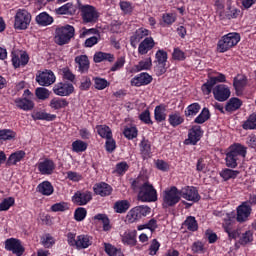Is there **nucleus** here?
I'll use <instances>...</instances> for the list:
<instances>
[{
	"label": "nucleus",
	"instance_id": "58836bf2",
	"mask_svg": "<svg viewBox=\"0 0 256 256\" xmlns=\"http://www.w3.org/2000/svg\"><path fill=\"white\" fill-rule=\"evenodd\" d=\"M183 225L188 231H191L192 233H195V231H198L199 229V223H197V219L194 216L186 217Z\"/></svg>",
	"mask_w": 256,
	"mask_h": 256
},
{
	"label": "nucleus",
	"instance_id": "6ab92c4d",
	"mask_svg": "<svg viewBox=\"0 0 256 256\" xmlns=\"http://www.w3.org/2000/svg\"><path fill=\"white\" fill-rule=\"evenodd\" d=\"M153 81V77L147 72H142L131 79L130 84L132 87H143L149 85Z\"/></svg>",
	"mask_w": 256,
	"mask_h": 256
},
{
	"label": "nucleus",
	"instance_id": "0eeeda50",
	"mask_svg": "<svg viewBox=\"0 0 256 256\" xmlns=\"http://www.w3.org/2000/svg\"><path fill=\"white\" fill-rule=\"evenodd\" d=\"M227 77L225 74L220 72H210L208 74V80L202 85V92L204 95H211V91H213V87L217 85V83H226Z\"/></svg>",
	"mask_w": 256,
	"mask_h": 256
},
{
	"label": "nucleus",
	"instance_id": "f3484780",
	"mask_svg": "<svg viewBox=\"0 0 256 256\" xmlns=\"http://www.w3.org/2000/svg\"><path fill=\"white\" fill-rule=\"evenodd\" d=\"M11 57L14 69H19V67H25L27 63H29V54H27L26 51H23L20 54L12 52Z\"/></svg>",
	"mask_w": 256,
	"mask_h": 256
},
{
	"label": "nucleus",
	"instance_id": "bf43d9fd",
	"mask_svg": "<svg viewBox=\"0 0 256 256\" xmlns=\"http://www.w3.org/2000/svg\"><path fill=\"white\" fill-rule=\"evenodd\" d=\"M73 9V4L66 3L63 6L56 9L57 15H71Z\"/></svg>",
	"mask_w": 256,
	"mask_h": 256
},
{
	"label": "nucleus",
	"instance_id": "5701e85b",
	"mask_svg": "<svg viewBox=\"0 0 256 256\" xmlns=\"http://www.w3.org/2000/svg\"><path fill=\"white\" fill-rule=\"evenodd\" d=\"M121 241L124 245L135 247L137 245V230H128L121 236Z\"/></svg>",
	"mask_w": 256,
	"mask_h": 256
},
{
	"label": "nucleus",
	"instance_id": "20e7f679",
	"mask_svg": "<svg viewBox=\"0 0 256 256\" xmlns=\"http://www.w3.org/2000/svg\"><path fill=\"white\" fill-rule=\"evenodd\" d=\"M239 41H241V35L237 32H230L223 35L217 43L218 53H227V51L233 49Z\"/></svg>",
	"mask_w": 256,
	"mask_h": 256
},
{
	"label": "nucleus",
	"instance_id": "49530a36",
	"mask_svg": "<svg viewBox=\"0 0 256 256\" xmlns=\"http://www.w3.org/2000/svg\"><path fill=\"white\" fill-rule=\"evenodd\" d=\"M211 118V113L209 112V108H203L200 114L194 119V123L197 125H203L206 121H209Z\"/></svg>",
	"mask_w": 256,
	"mask_h": 256
},
{
	"label": "nucleus",
	"instance_id": "0e129e2a",
	"mask_svg": "<svg viewBox=\"0 0 256 256\" xmlns=\"http://www.w3.org/2000/svg\"><path fill=\"white\" fill-rule=\"evenodd\" d=\"M62 73H63V79L65 81H69L70 83H75L77 76H75V74H73V72L69 68H63Z\"/></svg>",
	"mask_w": 256,
	"mask_h": 256
},
{
	"label": "nucleus",
	"instance_id": "e2e57ef3",
	"mask_svg": "<svg viewBox=\"0 0 256 256\" xmlns=\"http://www.w3.org/2000/svg\"><path fill=\"white\" fill-rule=\"evenodd\" d=\"M140 121L145 125H153V120H151V112L146 109L139 115Z\"/></svg>",
	"mask_w": 256,
	"mask_h": 256
},
{
	"label": "nucleus",
	"instance_id": "a878e982",
	"mask_svg": "<svg viewBox=\"0 0 256 256\" xmlns=\"http://www.w3.org/2000/svg\"><path fill=\"white\" fill-rule=\"evenodd\" d=\"M203 131H201V126H193L188 133V141L191 145H197L201 141Z\"/></svg>",
	"mask_w": 256,
	"mask_h": 256
},
{
	"label": "nucleus",
	"instance_id": "a211bd4d",
	"mask_svg": "<svg viewBox=\"0 0 256 256\" xmlns=\"http://www.w3.org/2000/svg\"><path fill=\"white\" fill-rule=\"evenodd\" d=\"M91 199H93V195L90 191H77L72 196V203H74V205L83 206L87 205Z\"/></svg>",
	"mask_w": 256,
	"mask_h": 256
},
{
	"label": "nucleus",
	"instance_id": "39448f33",
	"mask_svg": "<svg viewBox=\"0 0 256 256\" xmlns=\"http://www.w3.org/2000/svg\"><path fill=\"white\" fill-rule=\"evenodd\" d=\"M78 11L80 12L83 23H97L99 21V10L93 5L78 4Z\"/></svg>",
	"mask_w": 256,
	"mask_h": 256
},
{
	"label": "nucleus",
	"instance_id": "37998d69",
	"mask_svg": "<svg viewBox=\"0 0 256 256\" xmlns=\"http://www.w3.org/2000/svg\"><path fill=\"white\" fill-rule=\"evenodd\" d=\"M241 105H243V102L241 101V99H239V98H231L227 102V104L225 106V109H226V111L231 113L233 111H237V109H241Z\"/></svg>",
	"mask_w": 256,
	"mask_h": 256
},
{
	"label": "nucleus",
	"instance_id": "4d7b16f0",
	"mask_svg": "<svg viewBox=\"0 0 256 256\" xmlns=\"http://www.w3.org/2000/svg\"><path fill=\"white\" fill-rule=\"evenodd\" d=\"M13 205H15V198L13 197L5 198L0 203V211H9V209H11Z\"/></svg>",
	"mask_w": 256,
	"mask_h": 256
},
{
	"label": "nucleus",
	"instance_id": "de8ad7c7",
	"mask_svg": "<svg viewBox=\"0 0 256 256\" xmlns=\"http://www.w3.org/2000/svg\"><path fill=\"white\" fill-rule=\"evenodd\" d=\"M201 111V104L200 103H192L187 106V108L184 111L185 117H195L197 113Z\"/></svg>",
	"mask_w": 256,
	"mask_h": 256
},
{
	"label": "nucleus",
	"instance_id": "f03ea898",
	"mask_svg": "<svg viewBox=\"0 0 256 256\" xmlns=\"http://www.w3.org/2000/svg\"><path fill=\"white\" fill-rule=\"evenodd\" d=\"M245 157H247V147L241 143L232 144L226 152V167L237 169V166L239 165L238 161L245 159Z\"/></svg>",
	"mask_w": 256,
	"mask_h": 256
},
{
	"label": "nucleus",
	"instance_id": "4c0bfd02",
	"mask_svg": "<svg viewBox=\"0 0 256 256\" xmlns=\"http://www.w3.org/2000/svg\"><path fill=\"white\" fill-rule=\"evenodd\" d=\"M131 207V203L128 202V200H119L116 201L114 204V211L115 213H127L129 211V208Z\"/></svg>",
	"mask_w": 256,
	"mask_h": 256
},
{
	"label": "nucleus",
	"instance_id": "603ef678",
	"mask_svg": "<svg viewBox=\"0 0 256 256\" xmlns=\"http://www.w3.org/2000/svg\"><path fill=\"white\" fill-rule=\"evenodd\" d=\"M35 95L39 101H47L51 97V91L45 87H38L35 89Z\"/></svg>",
	"mask_w": 256,
	"mask_h": 256
},
{
	"label": "nucleus",
	"instance_id": "9d476101",
	"mask_svg": "<svg viewBox=\"0 0 256 256\" xmlns=\"http://www.w3.org/2000/svg\"><path fill=\"white\" fill-rule=\"evenodd\" d=\"M55 73L51 70L39 71L36 75V83L41 87H49L56 81Z\"/></svg>",
	"mask_w": 256,
	"mask_h": 256
},
{
	"label": "nucleus",
	"instance_id": "3c124183",
	"mask_svg": "<svg viewBox=\"0 0 256 256\" xmlns=\"http://www.w3.org/2000/svg\"><path fill=\"white\" fill-rule=\"evenodd\" d=\"M177 21V15L175 13H164L162 14V26L171 27L173 23Z\"/></svg>",
	"mask_w": 256,
	"mask_h": 256
},
{
	"label": "nucleus",
	"instance_id": "7ed1b4c3",
	"mask_svg": "<svg viewBox=\"0 0 256 256\" xmlns=\"http://www.w3.org/2000/svg\"><path fill=\"white\" fill-rule=\"evenodd\" d=\"M75 37V27L66 24L64 26H57L54 32V42L56 45L63 47V45H69L71 39Z\"/></svg>",
	"mask_w": 256,
	"mask_h": 256
},
{
	"label": "nucleus",
	"instance_id": "ea45409f",
	"mask_svg": "<svg viewBox=\"0 0 256 256\" xmlns=\"http://www.w3.org/2000/svg\"><path fill=\"white\" fill-rule=\"evenodd\" d=\"M123 135L128 141H133V139H137L139 129L136 126H126L123 130Z\"/></svg>",
	"mask_w": 256,
	"mask_h": 256
},
{
	"label": "nucleus",
	"instance_id": "423d86ee",
	"mask_svg": "<svg viewBox=\"0 0 256 256\" xmlns=\"http://www.w3.org/2000/svg\"><path fill=\"white\" fill-rule=\"evenodd\" d=\"M163 207H175L179 201H181V190L177 189V186H171L163 191Z\"/></svg>",
	"mask_w": 256,
	"mask_h": 256
},
{
	"label": "nucleus",
	"instance_id": "5fc2aeb1",
	"mask_svg": "<svg viewBox=\"0 0 256 256\" xmlns=\"http://www.w3.org/2000/svg\"><path fill=\"white\" fill-rule=\"evenodd\" d=\"M126 219L128 223H135V221H139V219H141V214L139 213L137 206L129 210L126 215Z\"/></svg>",
	"mask_w": 256,
	"mask_h": 256
},
{
	"label": "nucleus",
	"instance_id": "bb28decb",
	"mask_svg": "<svg viewBox=\"0 0 256 256\" xmlns=\"http://www.w3.org/2000/svg\"><path fill=\"white\" fill-rule=\"evenodd\" d=\"M149 35H151V31L146 28H139L130 38L131 46L135 47L137 43H139L142 39H145V37H149Z\"/></svg>",
	"mask_w": 256,
	"mask_h": 256
},
{
	"label": "nucleus",
	"instance_id": "393cba45",
	"mask_svg": "<svg viewBox=\"0 0 256 256\" xmlns=\"http://www.w3.org/2000/svg\"><path fill=\"white\" fill-rule=\"evenodd\" d=\"M75 63L78 64V72L81 74L89 73V57L87 55H80L75 57Z\"/></svg>",
	"mask_w": 256,
	"mask_h": 256
},
{
	"label": "nucleus",
	"instance_id": "69168bd1",
	"mask_svg": "<svg viewBox=\"0 0 256 256\" xmlns=\"http://www.w3.org/2000/svg\"><path fill=\"white\" fill-rule=\"evenodd\" d=\"M160 247H161V243H159L157 241V239H153L151 241L149 249H148L149 255H151V256L157 255V253L159 252Z\"/></svg>",
	"mask_w": 256,
	"mask_h": 256
},
{
	"label": "nucleus",
	"instance_id": "f8f14e48",
	"mask_svg": "<svg viewBox=\"0 0 256 256\" xmlns=\"http://www.w3.org/2000/svg\"><path fill=\"white\" fill-rule=\"evenodd\" d=\"M52 91L58 97H69V95H73L75 92V86L71 83L59 82L53 86Z\"/></svg>",
	"mask_w": 256,
	"mask_h": 256
},
{
	"label": "nucleus",
	"instance_id": "f704fd0d",
	"mask_svg": "<svg viewBox=\"0 0 256 256\" xmlns=\"http://www.w3.org/2000/svg\"><path fill=\"white\" fill-rule=\"evenodd\" d=\"M165 111H167V107L163 104H160L155 107L154 119L157 123H163V121L167 119V114L165 113Z\"/></svg>",
	"mask_w": 256,
	"mask_h": 256
},
{
	"label": "nucleus",
	"instance_id": "13d9d810",
	"mask_svg": "<svg viewBox=\"0 0 256 256\" xmlns=\"http://www.w3.org/2000/svg\"><path fill=\"white\" fill-rule=\"evenodd\" d=\"M85 217H87V209L83 207H79L74 211L75 221H78V222L85 221Z\"/></svg>",
	"mask_w": 256,
	"mask_h": 256
},
{
	"label": "nucleus",
	"instance_id": "09e8293b",
	"mask_svg": "<svg viewBox=\"0 0 256 256\" xmlns=\"http://www.w3.org/2000/svg\"><path fill=\"white\" fill-rule=\"evenodd\" d=\"M238 176H239V170L226 168L220 172V177H222L224 181H229V179H237Z\"/></svg>",
	"mask_w": 256,
	"mask_h": 256
},
{
	"label": "nucleus",
	"instance_id": "864d4df0",
	"mask_svg": "<svg viewBox=\"0 0 256 256\" xmlns=\"http://www.w3.org/2000/svg\"><path fill=\"white\" fill-rule=\"evenodd\" d=\"M87 142H84L83 140H75L72 143V151L74 153H83L84 151H87Z\"/></svg>",
	"mask_w": 256,
	"mask_h": 256
},
{
	"label": "nucleus",
	"instance_id": "2eb2a0df",
	"mask_svg": "<svg viewBox=\"0 0 256 256\" xmlns=\"http://www.w3.org/2000/svg\"><path fill=\"white\" fill-rule=\"evenodd\" d=\"M6 251H11L16 256H21L25 253V248L21 245V240L16 238H9L5 241Z\"/></svg>",
	"mask_w": 256,
	"mask_h": 256
},
{
	"label": "nucleus",
	"instance_id": "cd10ccee",
	"mask_svg": "<svg viewBox=\"0 0 256 256\" xmlns=\"http://www.w3.org/2000/svg\"><path fill=\"white\" fill-rule=\"evenodd\" d=\"M168 123L171 127H179L185 123V117L179 111L172 112L168 115Z\"/></svg>",
	"mask_w": 256,
	"mask_h": 256
},
{
	"label": "nucleus",
	"instance_id": "72a5a7b5",
	"mask_svg": "<svg viewBox=\"0 0 256 256\" xmlns=\"http://www.w3.org/2000/svg\"><path fill=\"white\" fill-rule=\"evenodd\" d=\"M94 63H103V61H108V63H113L115 61V55L107 52H96L93 57Z\"/></svg>",
	"mask_w": 256,
	"mask_h": 256
},
{
	"label": "nucleus",
	"instance_id": "c756f323",
	"mask_svg": "<svg viewBox=\"0 0 256 256\" xmlns=\"http://www.w3.org/2000/svg\"><path fill=\"white\" fill-rule=\"evenodd\" d=\"M49 107L54 109V111H60V109L69 107V102L67 101V98L55 97L50 100Z\"/></svg>",
	"mask_w": 256,
	"mask_h": 256
},
{
	"label": "nucleus",
	"instance_id": "9b49d317",
	"mask_svg": "<svg viewBox=\"0 0 256 256\" xmlns=\"http://www.w3.org/2000/svg\"><path fill=\"white\" fill-rule=\"evenodd\" d=\"M36 167L40 175H53L55 173V161L51 158H44L37 162Z\"/></svg>",
	"mask_w": 256,
	"mask_h": 256
},
{
	"label": "nucleus",
	"instance_id": "c03bdc74",
	"mask_svg": "<svg viewBox=\"0 0 256 256\" xmlns=\"http://www.w3.org/2000/svg\"><path fill=\"white\" fill-rule=\"evenodd\" d=\"M242 128L245 131H253L256 129V114L252 113L248 116L247 120L243 122Z\"/></svg>",
	"mask_w": 256,
	"mask_h": 256
},
{
	"label": "nucleus",
	"instance_id": "412c9836",
	"mask_svg": "<svg viewBox=\"0 0 256 256\" xmlns=\"http://www.w3.org/2000/svg\"><path fill=\"white\" fill-rule=\"evenodd\" d=\"M14 103L16 107L22 111H33V109H35V102L26 97L16 98Z\"/></svg>",
	"mask_w": 256,
	"mask_h": 256
},
{
	"label": "nucleus",
	"instance_id": "4be33fe9",
	"mask_svg": "<svg viewBox=\"0 0 256 256\" xmlns=\"http://www.w3.org/2000/svg\"><path fill=\"white\" fill-rule=\"evenodd\" d=\"M93 245V236L88 234H80L77 236L76 249H89Z\"/></svg>",
	"mask_w": 256,
	"mask_h": 256
},
{
	"label": "nucleus",
	"instance_id": "aec40b11",
	"mask_svg": "<svg viewBox=\"0 0 256 256\" xmlns=\"http://www.w3.org/2000/svg\"><path fill=\"white\" fill-rule=\"evenodd\" d=\"M93 191L96 195H100V197H109L113 193V187L105 182H100L93 186Z\"/></svg>",
	"mask_w": 256,
	"mask_h": 256
},
{
	"label": "nucleus",
	"instance_id": "6e6552de",
	"mask_svg": "<svg viewBox=\"0 0 256 256\" xmlns=\"http://www.w3.org/2000/svg\"><path fill=\"white\" fill-rule=\"evenodd\" d=\"M31 25V13L25 9H18L14 16V29L25 31Z\"/></svg>",
	"mask_w": 256,
	"mask_h": 256
},
{
	"label": "nucleus",
	"instance_id": "6e6d98bb",
	"mask_svg": "<svg viewBox=\"0 0 256 256\" xmlns=\"http://www.w3.org/2000/svg\"><path fill=\"white\" fill-rule=\"evenodd\" d=\"M50 211H52V213L69 211V204L67 202L55 203L51 206Z\"/></svg>",
	"mask_w": 256,
	"mask_h": 256
},
{
	"label": "nucleus",
	"instance_id": "dca6fc26",
	"mask_svg": "<svg viewBox=\"0 0 256 256\" xmlns=\"http://www.w3.org/2000/svg\"><path fill=\"white\" fill-rule=\"evenodd\" d=\"M213 96L216 101H227L231 97V89L225 84H218L213 89Z\"/></svg>",
	"mask_w": 256,
	"mask_h": 256
},
{
	"label": "nucleus",
	"instance_id": "7c9ffc66",
	"mask_svg": "<svg viewBox=\"0 0 256 256\" xmlns=\"http://www.w3.org/2000/svg\"><path fill=\"white\" fill-rule=\"evenodd\" d=\"M142 159H151V142L143 138L139 144Z\"/></svg>",
	"mask_w": 256,
	"mask_h": 256
},
{
	"label": "nucleus",
	"instance_id": "2f4dec72",
	"mask_svg": "<svg viewBox=\"0 0 256 256\" xmlns=\"http://www.w3.org/2000/svg\"><path fill=\"white\" fill-rule=\"evenodd\" d=\"M31 117L34 121H55V119H57V115L50 114L45 111L33 112Z\"/></svg>",
	"mask_w": 256,
	"mask_h": 256
},
{
	"label": "nucleus",
	"instance_id": "f257e3e1",
	"mask_svg": "<svg viewBox=\"0 0 256 256\" xmlns=\"http://www.w3.org/2000/svg\"><path fill=\"white\" fill-rule=\"evenodd\" d=\"M133 191H138V201L142 203H155L157 201V189L145 178L138 176L131 183Z\"/></svg>",
	"mask_w": 256,
	"mask_h": 256
},
{
	"label": "nucleus",
	"instance_id": "b1692460",
	"mask_svg": "<svg viewBox=\"0 0 256 256\" xmlns=\"http://www.w3.org/2000/svg\"><path fill=\"white\" fill-rule=\"evenodd\" d=\"M155 47L153 37H146L138 46L139 55H147Z\"/></svg>",
	"mask_w": 256,
	"mask_h": 256
},
{
	"label": "nucleus",
	"instance_id": "c9c22d12",
	"mask_svg": "<svg viewBox=\"0 0 256 256\" xmlns=\"http://www.w3.org/2000/svg\"><path fill=\"white\" fill-rule=\"evenodd\" d=\"M36 23L41 25V27H47L53 23V16L47 12H41L36 16Z\"/></svg>",
	"mask_w": 256,
	"mask_h": 256
},
{
	"label": "nucleus",
	"instance_id": "338daca9",
	"mask_svg": "<svg viewBox=\"0 0 256 256\" xmlns=\"http://www.w3.org/2000/svg\"><path fill=\"white\" fill-rule=\"evenodd\" d=\"M191 251L193 253H197L198 255H201L205 253V245L201 241H196L192 244Z\"/></svg>",
	"mask_w": 256,
	"mask_h": 256
},
{
	"label": "nucleus",
	"instance_id": "c85d7f7f",
	"mask_svg": "<svg viewBox=\"0 0 256 256\" xmlns=\"http://www.w3.org/2000/svg\"><path fill=\"white\" fill-rule=\"evenodd\" d=\"M36 191L45 197H49L53 195L55 189L53 188V184L49 181H43L42 183L38 184Z\"/></svg>",
	"mask_w": 256,
	"mask_h": 256
},
{
	"label": "nucleus",
	"instance_id": "1a4fd4ad",
	"mask_svg": "<svg viewBox=\"0 0 256 256\" xmlns=\"http://www.w3.org/2000/svg\"><path fill=\"white\" fill-rule=\"evenodd\" d=\"M167 59H169L167 51L163 49L156 51L154 61L156 66L154 67V71L158 77H161V75H165V73H167Z\"/></svg>",
	"mask_w": 256,
	"mask_h": 256
},
{
	"label": "nucleus",
	"instance_id": "052dcab7",
	"mask_svg": "<svg viewBox=\"0 0 256 256\" xmlns=\"http://www.w3.org/2000/svg\"><path fill=\"white\" fill-rule=\"evenodd\" d=\"M91 78L89 76H83L80 81L79 89L80 91H89L91 89Z\"/></svg>",
	"mask_w": 256,
	"mask_h": 256
},
{
	"label": "nucleus",
	"instance_id": "79ce46f5",
	"mask_svg": "<svg viewBox=\"0 0 256 256\" xmlns=\"http://www.w3.org/2000/svg\"><path fill=\"white\" fill-rule=\"evenodd\" d=\"M94 221H101L103 224V231H111V220L107 214H96L93 217Z\"/></svg>",
	"mask_w": 256,
	"mask_h": 256
},
{
	"label": "nucleus",
	"instance_id": "8fccbe9b",
	"mask_svg": "<svg viewBox=\"0 0 256 256\" xmlns=\"http://www.w3.org/2000/svg\"><path fill=\"white\" fill-rule=\"evenodd\" d=\"M93 82L94 88L97 89V91H103L104 89H107L109 85H111V83L107 81V79L101 77H94Z\"/></svg>",
	"mask_w": 256,
	"mask_h": 256
},
{
	"label": "nucleus",
	"instance_id": "ddd939ff",
	"mask_svg": "<svg viewBox=\"0 0 256 256\" xmlns=\"http://www.w3.org/2000/svg\"><path fill=\"white\" fill-rule=\"evenodd\" d=\"M180 197L186 201H191L192 203H198L201 201V195H199V190L195 186H185L180 190Z\"/></svg>",
	"mask_w": 256,
	"mask_h": 256
},
{
	"label": "nucleus",
	"instance_id": "774afa93",
	"mask_svg": "<svg viewBox=\"0 0 256 256\" xmlns=\"http://www.w3.org/2000/svg\"><path fill=\"white\" fill-rule=\"evenodd\" d=\"M125 63H126L125 56L117 58L114 65L110 68V71H112V72L121 71V69H123V67H125Z\"/></svg>",
	"mask_w": 256,
	"mask_h": 256
},
{
	"label": "nucleus",
	"instance_id": "473e14b6",
	"mask_svg": "<svg viewBox=\"0 0 256 256\" xmlns=\"http://www.w3.org/2000/svg\"><path fill=\"white\" fill-rule=\"evenodd\" d=\"M23 159H25V151H16L8 157L6 165L8 167H11L12 165H17L18 163H20V161H23Z\"/></svg>",
	"mask_w": 256,
	"mask_h": 256
},
{
	"label": "nucleus",
	"instance_id": "4468645a",
	"mask_svg": "<svg viewBox=\"0 0 256 256\" xmlns=\"http://www.w3.org/2000/svg\"><path fill=\"white\" fill-rule=\"evenodd\" d=\"M253 211V208H251V205H249V202H242L237 208H236V221L238 223H245L247 219L251 216V212Z\"/></svg>",
	"mask_w": 256,
	"mask_h": 256
},
{
	"label": "nucleus",
	"instance_id": "a19ab883",
	"mask_svg": "<svg viewBox=\"0 0 256 256\" xmlns=\"http://www.w3.org/2000/svg\"><path fill=\"white\" fill-rule=\"evenodd\" d=\"M17 137V132L11 129H0V143L13 141Z\"/></svg>",
	"mask_w": 256,
	"mask_h": 256
},
{
	"label": "nucleus",
	"instance_id": "a18cd8bd",
	"mask_svg": "<svg viewBox=\"0 0 256 256\" xmlns=\"http://www.w3.org/2000/svg\"><path fill=\"white\" fill-rule=\"evenodd\" d=\"M96 130L99 136L102 137V139H109L113 137V131H111V128L107 125H98L96 126Z\"/></svg>",
	"mask_w": 256,
	"mask_h": 256
},
{
	"label": "nucleus",
	"instance_id": "e433bc0d",
	"mask_svg": "<svg viewBox=\"0 0 256 256\" xmlns=\"http://www.w3.org/2000/svg\"><path fill=\"white\" fill-rule=\"evenodd\" d=\"M153 67V60L151 57L141 60L137 65L134 66L135 73H139L141 71H149Z\"/></svg>",
	"mask_w": 256,
	"mask_h": 256
},
{
	"label": "nucleus",
	"instance_id": "680f3d73",
	"mask_svg": "<svg viewBox=\"0 0 256 256\" xmlns=\"http://www.w3.org/2000/svg\"><path fill=\"white\" fill-rule=\"evenodd\" d=\"M172 59H174V61H185V59H187V56L185 55V52L181 50V48L177 47L173 50Z\"/></svg>",
	"mask_w": 256,
	"mask_h": 256
}]
</instances>
